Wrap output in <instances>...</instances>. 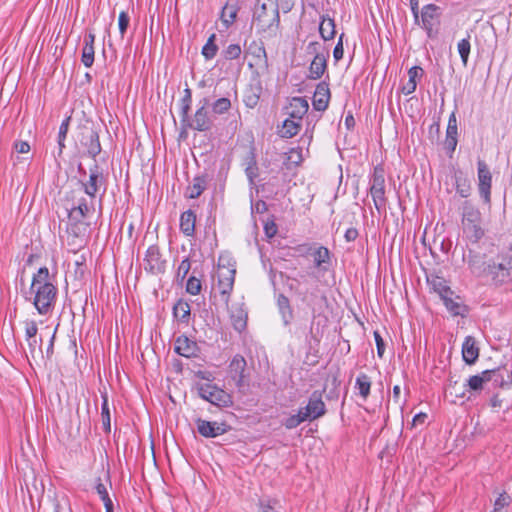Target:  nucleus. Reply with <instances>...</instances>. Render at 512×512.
<instances>
[{
	"label": "nucleus",
	"mask_w": 512,
	"mask_h": 512,
	"mask_svg": "<svg viewBox=\"0 0 512 512\" xmlns=\"http://www.w3.org/2000/svg\"><path fill=\"white\" fill-rule=\"evenodd\" d=\"M342 38H343V34L340 35L338 43L336 44V46L334 47V50H333V57H334L335 61H339L343 58L344 48H343Z\"/></svg>",
	"instance_id": "69168bd1"
},
{
	"label": "nucleus",
	"mask_w": 512,
	"mask_h": 512,
	"mask_svg": "<svg viewBox=\"0 0 512 512\" xmlns=\"http://www.w3.org/2000/svg\"><path fill=\"white\" fill-rule=\"evenodd\" d=\"M463 359L467 364H473L478 356L479 350L472 337H467L462 346Z\"/></svg>",
	"instance_id": "cd10ccee"
},
{
	"label": "nucleus",
	"mask_w": 512,
	"mask_h": 512,
	"mask_svg": "<svg viewBox=\"0 0 512 512\" xmlns=\"http://www.w3.org/2000/svg\"><path fill=\"white\" fill-rule=\"evenodd\" d=\"M304 418L307 420H315L323 416L326 412L325 404L322 401V395L318 391H314L309 397L308 404L300 408Z\"/></svg>",
	"instance_id": "f8f14e48"
},
{
	"label": "nucleus",
	"mask_w": 512,
	"mask_h": 512,
	"mask_svg": "<svg viewBox=\"0 0 512 512\" xmlns=\"http://www.w3.org/2000/svg\"><path fill=\"white\" fill-rule=\"evenodd\" d=\"M327 69V57L324 54L316 53L310 67L308 78L311 80L320 79Z\"/></svg>",
	"instance_id": "5701e85b"
},
{
	"label": "nucleus",
	"mask_w": 512,
	"mask_h": 512,
	"mask_svg": "<svg viewBox=\"0 0 512 512\" xmlns=\"http://www.w3.org/2000/svg\"><path fill=\"white\" fill-rule=\"evenodd\" d=\"M453 295H446L443 298H441L446 306V308L454 315H461L463 306L460 305L458 302L454 301L452 299Z\"/></svg>",
	"instance_id": "49530a36"
},
{
	"label": "nucleus",
	"mask_w": 512,
	"mask_h": 512,
	"mask_svg": "<svg viewBox=\"0 0 512 512\" xmlns=\"http://www.w3.org/2000/svg\"><path fill=\"white\" fill-rule=\"evenodd\" d=\"M80 142L87 148V152L92 158L100 154L99 135L92 127L84 126L82 128Z\"/></svg>",
	"instance_id": "dca6fc26"
},
{
	"label": "nucleus",
	"mask_w": 512,
	"mask_h": 512,
	"mask_svg": "<svg viewBox=\"0 0 512 512\" xmlns=\"http://www.w3.org/2000/svg\"><path fill=\"white\" fill-rule=\"evenodd\" d=\"M331 97L329 84L326 81L320 82L315 89L313 96V107L317 111H325Z\"/></svg>",
	"instance_id": "6ab92c4d"
},
{
	"label": "nucleus",
	"mask_w": 512,
	"mask_h": 512,
	"mask_svg": "<svg viewBox=\"0 0 512 512\" xmlns=\"http://www.w3.org/2000/svg\"><path fill=\"white\" fill-rule=\"evenodd\" d=\"M478 192L484 204L491 205L492 174L485 161L477 162Z\"/></svg>",
	"instance_id": "9d476101"
},
{
	"label": "nucleus",
	"mask_w": 512,
	"mask_h": 512,
	"mask_svg": "<svg viewBox=\"0 0 512 512\" xmlns=\"http://www.w3.org/2000/svg\"><path fill=\"white\" fill-rule=\"evenodd\" d=\"M253 23L259 32L275 34L280 24L278 4L273 0L259 3L254 10Z\"/></svg>",
	"instance_id": "f03ea898"
},
{
	"label": "nucleus",
	"mask_w": 512,
	"mask_h": 512,
	"mask_svg": "<svg viewBox=\"0 0 512 512\" xmlns=\"http://www.w3.org/2000/svg\"><path fill=\"white\" fill-rule=\"evenodd\" d=\"M277 304L282 315L284 324L288 325L293 318V311L290 306L289 299L285 295L280 294L277 299Z\"/></svg>",
	"instance_id": "e433bc0d"
},
{
	"label": "nucleus",
	"mask_w": 512,
	"mask_h": 512,
	"mask_svg": "<svg viewBox=\"0 0 512 512\" xmlns=\"http://www.w3.org/2000/svg\"><path fill=\"white\" fill-rule=\"evenodd\" d=\"M462 229L465 236L473 243H477L485 234L482 227V214L471 201L462 204Z\"/></svg>",
	"instance_id": "7ed1b4c3"
},
{
	"label": "nucleus",
	"mask_w": 512,
	"mask_h": 512,
	"mask_svg": "<svg viewBox=\"0 0 512 512\" xmlns=\"http://www.w3.org/2000/svg\"><path fill=\"white\" fill-rule=\"evenodd\" d=\"M423 69L420 66H413L408 70V76L411 83H413V89L417 87V79L423 76Z\"/></svg>",
	"instance_id": "4d7b16f0"
},
{
	"label": "nucleus",
	"mask_w": 512,
	"mask_h": 512,
	"mask_svg": "<svg viewBox=\"0 0 512 512\" xmlns=\"http://www.w3.org/2000/svg\"><path fill=\"white\" fill-rule=\"evenodd\" d=\"M496 286L512 283V255L501 254L490 259V276Z\"/></svg>",
	"instance_id": "20e7f679"
},
{
	"label": "nucleus",
	"mask_w": 512,
	"mask_h": 512,
	"mask_svg": "<svg viewBox=\"0 0 512 512\" xmlns=\"http://www.w3.org/2000/svg\"><path fill=\"white\" fill-rule=\"evenodd\" d=\"M262 87L260 84L257 86H250L244 93L243 102L248 108H255L260 100Z\"/></svg>",
	"instance_id": "7c9ffc66"
},
{
	"label": "nucleus",
	"mask_w": 512,
	"mask_h": 512,
	"mask_svg": "<svg viewBox=\"0 0 512 512\" xmlns=\"http://www.w3.org/2000/svg\"><path fill=\"white\" fill-rule=\"evenodd\" d=\"M374 339L377 346V354L380 358H382L385 351V343L378 331H374Z\"/></svg>",
	"instance_id": "0e129e2a"
},
{
	"label": "nucleus",
	"mask_w": 512,
	"mask_h": 512,
	"mask_svg": "<svg viewBox=\"0 0 512 512\" xmlns=\"http://www.w3.org/2000/svg\"><path fill=\"white\" fill-rule=\"evenodd\" d=\"M303 248L305 253L313 256L315 267L326 270V268L323 267V265L328 264L330 262V251L328 250V248L324 246H303Z\"/></svg>",
	"instance_id": "412c9836"
},
{
	"label": "nucleus",
	"mask_w": 512,
	"mask_h": 512,
	"mask_svg": "<svg viewBox=\"0 0 512 512\" xmlns=\"http://www.w3.org/2000/svg\"><path fill=\"white\" fill-rule=\"evenodd\" d=\"M465 391L466 388L460 389L458 387V382L456 380H452V378L449 379V383L446 387V395H449L454 398H463L465 397Z\"/></svg>",
	"instance_id": "c03bdc74"
},
{
	"label": "nucleus",
	"mask_w": 512,
	"mask_h": 512,
	"mask_svg": "<svg viewBox=\"0 0 512 512\" xmlns=\"http://www.w3.org/2000/svg\"><path fill=\"white\" fill-rule=\"evenodd\" d=\"M370 194L378 212L384 210L386 206L385 177L383 168L379 166L374 168L371 179Z\"/></svg>",
	"instance_id": "6e6552de"
},
{
	"label": "nucleus",
	"mask_w": 512,
	"mask_h": 512,
	"mask_svg": "<svg viewBox=\"0 0 512 512\" xmlns=\"http://www.w3.org/2000/svg\"><path fill=\"white\" fill-rule=\"evenodd\" d=\"M510 502V496L505 492L501 493L495 500L493 512H502V509L508 506Z\"/></svg>",
	"instance_id": "5fc2aeb1"
},
{
	"label": "nucleus",
	"mask_w": 512,
	"mask_h": 512,
	"mask_svg": "<svg viewBox=\"0 0 512 512\" xmlns=\"http://www.w3.org/2000/svg\"><path fill=\"white\" fill-rule=\"evenodd\" d=\"M144 262L145 270L151 274L158 275L165 272L166 260L162 258V254L157 245L148 247Z\"/></svg>",
	"instance_id": "9b49d317"
},
{
	"label": "nucleus",
	"mask_w": 512,
	"mask_h": 512,
	"mask_svg": "<svg viewBox=\"0 0 512 512\" xmlns=\"http://www.w3.org/2000/svg\"><path fill=\"white\" fill-rule=\"evenodd\" d=\"M288 160L294 164H299L302 161V150L300 148H292L288 153Z\"/></svg>",
	"instance_id": "e2e57ef3"
},
{
	"label": "nucleus",
	"mask_w": 512,
	"mask_h": 512,
	"mask_svg": "<svg viewBox=\"0 0 512 512\" xmlns=\"http://www.w3.org/2000/svg\"><path fill=\"white\" fill-rule=\"evenodd\" d=\"M84 192L91 198H95L101 191V196L106 192V180L101 168L95 164L89 170V178L86 182H82Z\"/></svg>",
	"instance_id": "1a4fd4ad"
},
{
	"label": "nucleus",
	"mask_w": 512,
	"mask_h": 512,
	"mask_svg": "<svg viewBox=\"0 0 512 512\" xmlns=\"http://www.w3.org/2000/svg\"><path fill=\"white\" fill-rule=\"evenodd\" d=\"M453 179L456 192L461 197L468 198L472 192L470 179L461 170L454 172Z\"/></svg>",
	"instance_id": "b1692460"
},
{
	"label": "nucleus",
	"mask_w": 512,
	"mask_h": 512,
	"mask_svg": "<svg viewBox=\"0 0 512 512\" xmlns=\"http://www.w3.org/2000/svg\"><path fill=\"white\" fill-rule=\"evenodd\" d=\"M201 106L197 108L192 118L188 117V122L182 124L184 128H190L200 132L208 131L213 126V120L209 115L207 107L209 106V99L203 98Z\"/></svg>",
	"instance_id": "0eeeda50"
},
{
	"label": "nucleus",
	"mask_w": 512,
	"mask_h": 512,
	"mask_svg": "<svg viewBox=\"0 0 512 512\" xmlns=\"http://www.w3.org/2000/svg\"><path fill=\"white\" fill-rule=\"evenodd\" d=\"M216 41V34L213 33L209 36L206 44L202 48V55L206 60L213 59L217 52H218V46L215 43Z\"/></svg>",
	"instance_id": "58836bf2"
},
{
	"label": "nucleus",
	"mask_w": 512,
	"mask_h": 512,
	"mask_svg": "<svg viewBox=\"0 0 512 512\" xmlns=\"http://www.w3.org/2000/svg\"><path fill=\"white\" fill-rule=\"evenodd\" d=\"M197 390L202 399L218 407H229L233 403L231 395L214 384H200Z\"/></svg>",
	"instance_id": "39448f33"
},
{
	"label": "nucleus",
	"mask_w": 512,
	"mask_h": 512,
	"mask_svg": "<svg viewBox=\"0 0 512 512\" xmlns=\"http://www.w3.org/2000/svg\"><path fill=\"white\" fill-rule=\"evenodd\" d=\"M190 311V305L182 299L178 300L173 306L174 317L182 323H187L189 321Z\"/></svg>",
	"instance_id": "473e14b6"
},
{
	"label": "nucleus",
	"mask_w": 512,
	"mask_h": 512,
	"mask_svg": "<svg viewBox=\"0 0 512 512\" xmlns=\"http://www.w3.org/2000/svg\"><path fill=\"white\" fill-rule=\"evenodd\" d=\"M371 380L368 375L365 373H360L355 382V387L359 391V395L363 400H367L368 396L370 395L371 390Z\"/></svg>",
	"instance_id": "c9c22d12"
},
{
	"label": "nucleus",
	"mask_w": 512,
	"mask_h": 512,
	"mask_svg": "<svg viewBox=\"0 0 512 512\" xmlns=\"http://www.w3.org/2000/svg\"><path fill=\"white\" fill-rule=\"evenodd\" d=\"M101 418L102 425L105 432L111 430V414L108 406V396L106 393L102 394V405H101Z\"/></svg>",
	"instance_id": "4c0bfd02"
},
{
	"label": "nucleus",
	"mask_w": 512,
	"mask_h": 512,
	"mask_svg": "<svg viewBox=\"0 0 512 512\" xmlns=\"http://www.w3.org/2000/svg\"><path fill=\"white\" fill-rule=\"evenodd\" d=\"M26 342L29 347L30 355L33 359H35L37 356L42 357L43 351H42V338L41 337H35V338L28 339V340H26Z\"/></svg>",
	"instance_id": "37998d69"
},
{
	"label": "nucleus",
	"mask_w": 512,
	"mask_h": 512,
	"mask_svg": "<svg viewBox=\"0 0 512 512\" xmlns=\"http://www.w3.org/2000/svg\"><path fill=\"white\" fill-rule=\"evenodd\" d=\"M440 16V7L435 4H427L422 8L421 20L422 27L426 30L429 37L432 36L435 20Z\"/></svg>",
	"instance_id": "a211bd4d"
},
{
	"label": "nucleus",
	"mask_w": 512,
	"mask_h": 512,
	"mask_svg": "<svg viewBox=\"0 0 512 512\" xmlns=\"http://www.w3.org/2000/svg\"><path fill=\"white\" fill-rule=\"evenodd\" d=\"M231 318H232V324H233V327L235 330H237L238 332H241L245 329L246 315H244L243 312H241L240 315H238V316L232 315Z\"/></svg>",
	"instance_id": "680f3d73"
},
{
	"label": "nucleus",
	"mask_w": 512,
	"mask_h": 512,
	"mask_svg": "<svg viewBox=\"0 0 512 512\" xmlns=\"http://www.w3.org/2000/svg\"><path fill=\"white\" fill-rule=\"evenodd\" d=\"M70 121H71V117L65 118L59 127V132H58V137H57V143H58V147H59L58 156H60L62 154L63 149L65 148V139L67 137V133L69 130Z\"/></svg>",
	"instance_id": "ea45409f"
},
{
	"label": "nucleus",
	"mask_w": 512,
	"mask_h": 512,
	"mask_svg": "<svg viewBox=\"0 0 512 512\" xmlns=\"http://www.w3.org/2000/svg\"><path fill=\"white\" fill-rule=\"evenodd\" d=\"M190 269H191V262H190V259L188 257H186L185 259H183L181 261V263L178 266L177 273H176L177 279L183 281L186 278L187 274L189 273Z\"/></svg>",
	"instance_id": "603ef678"
},
{
	"label": "nucleus",
	"mask_w": 512,
	"mask_h": 512,
	"mask_svg": "<svg viewBox=\"0 0 512 512\" xmlns=\"http://www.w3.org/2000/svg\"><path fill=\"white\" fill-rule=\"evenodd\" d=\"M302 121L288 117L284 120L279 135L283 138H292L300 131Z\"/></svg>",
	"instance_id": "c85d7f7f"
},
{
	"label": "nucleus",
	"mask_w": 512,
	"mask_h": 512,
	"mask_svg": "<svg viewBox=\"0 0 512 512\" xmlns=\"http://www.w3.org/2000/svg\"><path fill=\"white\" fill-rule=\"evenodd\" d=\"M246 366L247 362L240 354L235 355L229 364V375L239 390H242L246 386Z\"/></svg>",
	"instance_id": "ddd939ff"
},
{
	"label": "nucleus",
	"mask_w": 512,
	"mask_h": 512,
	"mask_svg": "<svg viewBox=\"0 0 512 512\" xmlns=\"http://www.w3.org/2000/svg\"><path fill=\"white\" fill-rule=\"evenodd\" d=\"M223 260V257L219 258L218 289L222 302L228 305L230 294L234 286L236 270L233 267H226L222 264Z\"/></svg>",
	"instance_id": "423d86ee"
},
{
	"label": "nucleus",
	"mask_w": 512,
	"mask_h": 512,
	"mask_svg": "<svg viewBox=\"0 0 512 512\" xmlns=\"http://www.w3.org/2000/svg\"><path fill=\"white\" fill-rule=\"evenodd\" d=\"M198 350L199 348L196 342L185 336H180L175 341V352L183 357L190 358L197 356Z\"/></svg>",
	"instance_id": "4be33fe9"
},
{
	"label": "nucleus",
	"mask_w": 512,
	"mask_h": 512,
	"mask_svg": "<svg viewBox=\"0 0 512 512\" xmlns=\"http://www.w3.org/2000/svg\"><path fill=\"white\" fill-rule=\"evenodd\" d=\"M186 291L191 295H198L201 291V281L198 278L191 276L187 281Z\"/></svg>",
	"instance_id": "864d4df0"
},
{
	"label": "nucleus",
	"mask_w": 512,
	"mask_h": 512,
	"mask_svg": "<svg viewBox=\"0 0 512 512\" xmlns=\"http://www.w3.org/2000/svg\"><path fill=\"white\" fill-rule=\"evenodd\" d=\"M432 288L435 292H437L441 298L446 295H453V291L446 284V281L443 278L436 277L431 281Z\"/></svg>",
	"instance_id": "79ce46f5"
},
{
	"label": "nucleus",
	"mask_w": 512,
	"mask_h": 512,
	"mask_svg": "<svg viewBox=\"0 0 512 512\" xmlns=\"http://www.w3.org/2000/svg\"><path fill=\"white\" fill-rule=\"evenodd\" d=\"M319 33L323 40H331L335 35V22L332 18L322 16V20L319 25Z\"/></svg>",
	"instance_id": "f704fd0d"
},
{
	"label": "nucleus",
	"mask_w": 512,
	"mask_h": 512,
	"mask_svg": "<svg viewBox=\"0 0 512 512\" xmlns=\"http://www.w3.org/2000/svg\"><path fill=\"white\" fill-rule=\"evenodd\" d=\"M95 489H96L97 494L103 501L104 506H107L108 504L109 505L113 504L111 498L109 497L106 485L101 482L100 478L97 479Z\"/></svg>",
	"instance_id": "3c124183"
},
{
	"label": "nucleus",
	"mask_w": 512,
	"mask_h": 512,
	"mask_svg": "<svg viewBox=\"0 0 512 512\" xmlns=\"http://www.w3.org/2000/svg\"><path fill=\"white\" fill-rule=\"evenodd\" d=\"M129 22H130V18H129L128 13L125 11L120 12L119 18H118V26H119V31H120L122 38L124 37V35L127 31Z\"/></svg>",
	"instance_id": "13d9d810"
},
{
	"label": "nucleus",
	"mask_w": 512,
	"mask_h": 512,
	"mask_svg": "<svg viewBox=\"0 0 512 512\" xmlns=\"http://www.w3.org/2000/svg\"><path fill=\"white\" fill-rule=\"evenodd\" d=\"M486 380L492 388L512 385V371L506 367H499L492 370H485Z\"/></svg>",
	"instance_id": "2eb2a0df"
},
{
	"label": "nucleus",
	"mask_w": 512,
	"mask_h": 512,
	"mask_svg": "<svg viewBox=\"0 0 512 512\" xmlns=\"http://www.w3.org/2000/svg\"><path fill=\"white\" fill-rule=\"evenodd\" d=\"M276 504V500H267L266 502L262 501L260 503L261 512H279L275 509Z\"/></svg>",
	"instance_id": "774afa93"
},
{
	"label": "nucleus",
	"mask_w": 512,
	"mask_h": 512,
	"mask_svg": "<svg viewBox=\"0 0 512 512\" xmlns=\"http://www.w3.org/2000/svg\"><path fill=\"white\" fill-rule=\"evenodd\" d=\"M245 173L247 175V178L249 179V182L253 184L255 178L258 176V167L253 154L249 157L247 161Z\"/></svg>",
	"instance_id": "a18cd8bd"
},
{
	"label": "nucleus",
	"mask_w": 512,
	"mask_h": 512,
	"mask_svg": "<svg viewBox=\"0 0 512 512\" xmlns=\"http://www.w3.org/2000/svg\"><path fill=\"white\" fill-rule=\"evenodd\" d=\"M196 214L192 210L183 212L180 216V230L185 236H193L195 232Z\"/></svg>",
	"instance_id": "bb28decb"
},
{
	"label": "nucleus",
	"mask_w": 512,
	"mask_h": 512,
	"mask_svg": "<svg viewBox=\"0 0 512 512\" xmlns=\"http://www.w3.org/2000/svg\"><path fill=\"white\" fill-rule=\"evenodd\" d=\"M457 119L455 113H452L448 120V126L446 130V137H457Z\"/></svg>",
	"instance_id": "052dcab7"
},
{
	"label": "nucleus",
	"mask_w": 512,
	"mask_h": 512,
	"mask_svg": "<svg viewBox=\"0 0 512 512\" xmlns=\"http://www.w3.org/2000/svg\"><path fill=\"white\" fill-rule=\"evenodd\" d=\"M94 42L95 35L89 33L84 37V47L82 49L81 61L87 68L91 67L94 63Z\"/></svg>",
	"instance_id": "393cba45"
},
{
	"label": "nucleus",
	"mask_w": 512,
	"mask_h": 512,
	"mask_svg": "<svg viewBox=\"0 0 512 512\" xmlns=\"http://www.w3.org/2000/svg\"><path fill=\"white\" fill-rule=\"evenodd\" d=\"M94 210L93 206L88 205L85 199H82L78 206L70 210L69 216L75 221H81Z\"/></svg>",
	"instance_id": "72a5a7b5"
},
{
	"label": "nucleus",
	"mask_w": 512,
	"mask_h": 512,
	"mask_svg": "<svg viewBox=\"0 0 512 512\" xmlns=\"http://www.w3.org/2000/svg\"><path fill=\"white\" fill-rule=\"evenodd\" d=\"M209 105L211 106V109L214 114L222 115L230 110L231 101L227 97H221L212 102L211 104L209 103Z\"/></svg>",
	"instance_id": "a19ab883"
},
{
	"label": "nucleus",
	"mask_w": 512,
	"mask_h": 512,
	"mask_svg": "<svg viewBox=\"0 0 512 512\" xmlns=\"http://www.w3.org/2000/svg\"><path fill=\"white\" fill-rule=\"evenodd\" d=\"M195 422L199 434L206 438L217 437L228 430V425L224 422L206 421L201 418H198Z\"/></svg>",
	"instance_id": "f3484780"
},
{
	"label": "nucleus",
	"mask_w": 512,
	"mask_h": 512,
	"mask_svg": "<svg viewBox=\"0 0 512 512\" xmlns=\"http://www.w3.org/2000/svg\"><path fill=\"white\" fill-rule=\"evenodd\" d=\"M55 275L47 267H40L32 277L30 290L34 294L33 305L41 315H46L55 307L58 289Z\"/></svg>",
	"instance_id": "f257e3e1"
},
{
	"label": "nucleus",
	"mask_w": 512,
	"mask_h": 512,
	"mask_svg": "<svg viewBox=\"0 0 512 512\" xmlns=\"http://www.w3.org/2000/svg\"><path fill=\"white\" fill-rule=\"evenodd\" d=\"M191 103H192V100H187V99L180 100L181 124H185L186 122H188Z\"/></svg>",
	"instance_id": "6e6d98bb"
},
{
	"label": "nucleus",
	"mask_w": 512,
	"mask_h": 512,
	"mask_svg": "<svg viewBox=\"0 0 512 512\" xmlns=\"http://www.w3.org/2000/svg\"><path fill=\"white\" fill-rule=\"evenodd\" d=\"M38 327L35 321H25V340L37 337Z\"/></svg>",
	"instance_id": "bf43d9fd"
},
{
	"label": "nucleus",
	"mask_w": 512,
	"mask_h": 512,
	"mask_svg": "<svg viewBox=\"0 0 512 512\" xmlns=\"http://www.w3.org/2000/svg\"><path fill=\"white\" fill-rule=\"evenodd\" d=\"M241 47L238 44H230L222 51V55L226 60H235L241 55Z\"/></svg>",
	"instance_id": "09e8293b"
},
{
	"label": "nucleus",
	"mask_w": 512,
	"mask_h": 512,
	"mask_svg": "<svg viewBox=\"0 0 512 512\" xmlns=\"http://www.w3.org/2000/svg\"><path fill=\"white\" fill-rule=\"evenodd\" d=\"M307 419L304 418L302 411L299 409L297 414L291 415L284 421V426L287 429H294L297 426H299L302 422L306 421Z\"/></svg>",
	"instance_id": "8fccbe9b"
},
{
	"label": "nucleus",
	"mask_w": 512,
	"mask_h": 512,
	"mask_svg": "<svg viewBox=\"0 0 512 512\" xmlns=\"http://www.w3.org/2000/svg\"><path fill=\"white\" fill-rule=\"evenodd\" d=\"M488 385L486 380L485 371L480 374L471 376L466 384H464V388H467L470 392H480L485 386Z\"/></svg>",
	"instance_id": "2f4dec72"
},
{
	"label": "nucleus",
	"mask_w": 512,
	"mask_h": 512,
	"mask_svg": "<svg viewBox=\"0 0 512 512\" xmlns=\"http://www.w3.org/2000/svg\"><path fill=\"white\" fill-rule=\"evenodd\" d=\"M251 48H254V51L252 52L254 56L256 57H264L265 60H267V54H266V50H265V47L263 45V43H256L254 42L252 45H251Z\"/></svg>",
	"instance_id": "338daca9"
},
{
	"label": "nucleus",
	"mask_w": 512,
	"mask_h": 512,
	"mask_svg": "<svg viewBox=\"0 0 512 512\" xmlns=\"http://www.w3.org/2000/svg\"><path fill=\"white\" fill-rule=\"evenodd\" d=\"M238 8L234 0H228L221 11V20L228 28L236 19Z\"/></svg>",
	"instance_id": "c756f323"
},
{
	"label": "nucleus",
	"mask_w": 512,
	"mask_h": 512,
	"mask_svg": "<svg viewBox=\"0 0 512 512\" xmlns=\"http://www.w3.org/2000/svg\"><path fill=\"white\" fill-rule=\"evenodd\" d=\"M207 183V175H198L194 177L192 183L187 187V197L190 199L198 198L206 189Z\"/></svg>",
	"instance_id": "a878e982"
},
{
	"label": "nucleus",
	"mask_w": 512,
	"mask_h": 512,
	"mask_svg": "<svg viewBox=\"0 0 512 512\" xmlns=\"http://www.w3.org/2000/svg\"><path fill=\"white\" fill-rule=\"evenodd\" d=\"M467 264L472 272L477 277L490 276V260L486 261L484 254L469 251L467 256Z\"/></svg>",
	"instance_id": "4468645a"
},
{
	"label": "nucleus",
	"mask_w": 512,
	"mask_h": 512,
	"mask_svg": "<svg viewBox=\"0 0 512 512\" xmlns=\"http://www.w3.org/2000/svg\"><path fill=\"white\" fill-rule=\"evenodd\" d=\"M309 104L308 101L303 97H293L289 106L286 107L287 115L291 118L301 120L304 115L308 112Z\"/></svg>",
	"instance_id": "aec40b11"
},
{
	"label": "nucleus",
	"mask_w": 512,
	"mask_h": 512,
	"mask_svg": "<svg viewBox=\"0 0 512 512\" xmlns=\"http://www.w3.org/2000/svg\"><path fill=\"white\" fill-rule=\"evenodd\" d=\"M470 49H471V45H470L469 38L462 39L458 43V52L460 54V57H461V60L464 64V66L467 65L468 57L470 54Z\"/></svg>",
	"instance_id": "de8ad7c7"
}]
</instances>
